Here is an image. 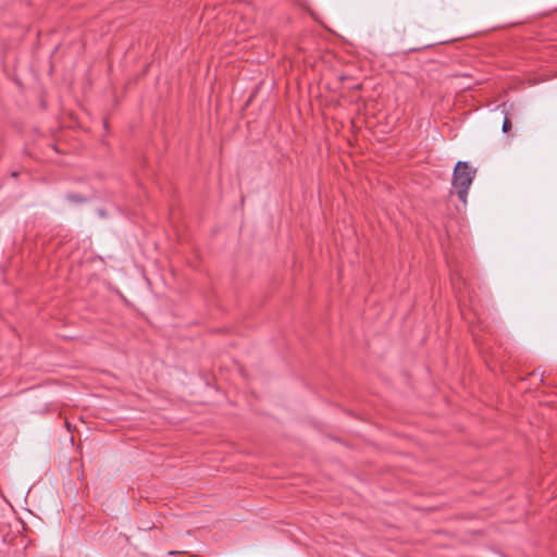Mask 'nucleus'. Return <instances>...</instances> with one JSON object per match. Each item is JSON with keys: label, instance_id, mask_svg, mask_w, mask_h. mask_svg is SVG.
I'll return each mask as SVG.
<instances>
[{"label": "nucleus", "instance_id": "1", "mask_svg": "<svg viewBox=\"0 0 557 557\" xmlns=\"http://www.w3.org/2000/svg\"><path fill=\"white\" fill-rule=\"evenodd\" d=\"M475 177V170H473L468 162L458 161L454 174L453 185L457 190L458 197L461 201H466L468 189Z\"/></svg>", "mask_w": 557, "mask_h": 557}, {"label": "nucleus", "instance_id": "2", "mask_svg": "<svg viewBox=\"0 0 557 557\" xmlns=\"http://www.w3.org/2000/svg\"><path fill=\"white\" fill-rule=\"evenodd\" d=\"M510 129H511V122L507 116H505L504 122H503V132L508 133Z\"/></svg>", "mask_w": 557, "mask_h": 557}, {"label": "nucleus", "instance_id": "3", "mask_svg": "<svg viewBox=\"0 0 557 557\" xmlns=\"http://www.w3.org/2000/svg\"><path fill=\"white\" fill-rule=\"evenodd\" d=\"M67 198L72 201L78 202L82 200V197L78 195H69Z\"/></svg>", "mask_w": 557, "mask_h": 557}, {"label": "nucleus", "instance_id": "4", "mask_svg": "<svg viewBox=\"0 0 557 557\" xmlns=\"http://www.w3.org/2000/svg\"><path fill=\"white\" fill-rule=\"evenodd\" d=\"M99 214L103 216V215H104V212H103L102 210H100V211H99Z\"/></svg>", "mask_w": 557, "mask_h": 557}]
</instances>
